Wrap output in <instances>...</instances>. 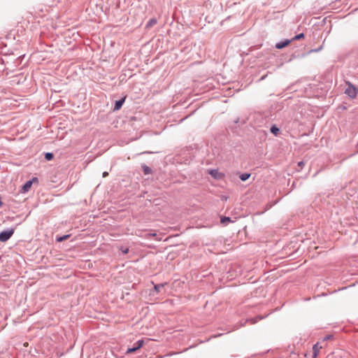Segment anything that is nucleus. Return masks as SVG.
Instances as JSON below:
<instances>
[{
	"instance_id": "24",
	"label": "nucleus",
	"mask_w": 358,
	"mask_h": 358,
	"mask_svg": "<svg viewBox=\"0 0 358 358\" xmlns=\"http://www.w3.org/2000/svg\"><path fill=\"white\" fill-rule=\"evenodd\" d=\"M128 251H129V250H128V249H126V250H124L123 252H124V254H126V253H127V252H128Z\"/></svg>"
},
{
	"instance_id": "16",
	"label": "nucleus",
	"mask_w": 358,
	"mask_h": 358,
	"mask_svg": "<svg viewBox=\"0 0 358 358\" xmlns=\"http://www.w3.org/2000/svg\"><path fill=\"white\" fill-rule=\"evenodd\" d=\"M220 222L222 224H227V222H231V217H226V216H224V217H222L221 219H220Z\"/></svg>"
},
{
	"instance_id": "23",
	"label": "nucleus",
	"mask_w": 358,
	"mask_h": 358,
	"mask_svg": "<svg viewBox=\"0 0 358 358\" xmlns=\"http://www.w3.org/2000/svg\"><path fill=\"white\" fill-rule=\"evenodd\" d=\"M108 175V172H106V171H105V172H103V178H104V177H106Z\"/></svg>"
},
{
	"instance_id": "11",
	"label": "nucleus",
	"mask_w": 358,
	"mask_h": 358,
	"mask_svg": "<svg viewBox=\"0 0 358 358\" xmlns=\"http://www.w3.org/2000/svg\"><path fill=\"white\" fill-rule=\"evenodd\" d=\"M270 131L275 136H278L280 132V130L275 124H273L271 126Z\"/></svg>"
},
{
	"instance_id": "3",
	"label": "nucleus",
	"mask_w": 358,
	"mask_h": 358,
	"mask_svg": "<svg viewBox=\"0 0 358 358\" xmlns=\"http://www.w3.org/2000/svg\"><path fill=\"white\" fill-rule=\"evenodd\" d=\"M143 343H144V341L143 339L137 341L134 344V345L132 347L127 348L126 353L129 354V353H131V352H134L137 351L141 348H142V346L143 345Z\"/></svg>"
},
{
	"instance_id": "15",
	"label": "nucleus",
	"mask_w": 358,
	"mask_h": 358,
	"mask_svg": "<svg viewBox=\"0 0 358 358\" xmlns=\"http://www.w3.org/2000/svg\"><path fill=\"white\" fill-rule=\"evenodd\" d=\"M250 177V173H243L241 174L239 178L242 181H246Z\"/></svg>"
},
{
	"instance_id": "18",
	"label": "nucleus",
	"mask_w": 358,
	"mask_h": 358,
	"mask_svg": "<svg viewBox=\"0 0 358 358\" xmlns=\"http://www.w3.org/2000/svg\"><path fill=\"white\" fill-rule=\"evenodd\" d=\"M303 38H304V34L301 33V34H296V36H294L291 40H292V41L299 40Z\"/></svg>"
},
{
	"instance_id": "20",
	"label": "nucleus",
	"mask_w": 358,
	"mask_h": 358,
	"mask_svg": "<svg viewBox=\"0 0 358 358\" xmlns=\"http://www.w3.org/2000/svg\"><path fill=\"white\" fill-rule=\"evenodd\" d=\"M304 164H305V163H304V162H303V161H301V162H299L298 163V166H300V167H301V168L304 166Z\"/></svg>"
},
{
	"instance_id": "13",
	"label": "nucleus",
	"mask_w": 358,
	"mask_h": 358,
	"mask_svg": "<svg viewBox=\"0 0 358 358\" xmlns=\"http://www.w3.org/2000/svg\"><path fill=\"white\" fill-rule=\"evenodd\" d=\"M157 23V20L156 18H151L150 19L147 24H146V28H150V27H152V26H154L155 24H156Z\"/></svg>"
},
{
	"instance_id": "9",
	"label": "nucleus",
	"mask_w": 358,
	"mask_h": 358,
	"mask_svg": "<svg viewBox=\"0 0 358 358\" xmlns=\"http://www.w3.org/2000/svg\"><path fill=\"white\" fill-rule=\"evenodd\" d=\"M209 173L215 179H220L222 176L217 169H210L209 170Z\"/></svg>"
},
{
	"instance_id": "5",
	"label": "nucleus",
	"mask_w": 358,
	"mask_h": 358,
	"mask_svg": "<svg viewBox=\"0 0 358 358\" xmlns=\"http://www.w3.org/2000/svg\"><path fill=\"white\" fill-rule=\"evenodd\" d=\"M34 181H38V178H33L31 180H27L22 186V188H21V190L20 192L22 193H26L27 192H29V190L30 189L33 182Z\"/></svg>"
},
{
	"instance_id": "25",
	"label": "nucleus",
	"mask_w": 358,
	"mask_h": 358,
	"mask_svg": "<svg viewBox=\"0 0 358 358\" xmlns=\"http://www.w3.org/2000/svg\"><path fill=\"white\" fill-rule=\"evenodd\" d=\"M357 147H358V142H357Z\"/></svg>"
},
{
	"instance_id": "22",
	"label": "nucleus",
	"mask_w": 358,
	"mask_h": 358,
	"mask_svg": "<svg viewBox=\"0 0 358 358\" xmlns=\"http://www.w3.org/2000/svg\"><path fill=\"white\" fill-rule=\"evenodd\" d=\"M157 234L155 233H152V234H148L146 236H155Z\"/></svg>"
},
{
	"instance_id": "4",
	"label": "nucleus",
	"mask_w": 358,
	"mask_h": 358,
	"mask_svg": "<svg viewBox=\"0 0 358 358\" xmlns=\"http://www.w3.org/2000/svg\"><path fill=\"white\" fill-rule=\"evenodd\" d=\"M167 285V282L154 285L152 289L150 291V296H155L161 292L162 289Z\"/></svg>"
},
{
	"instance_id": "8",
	"label": "nucleus",
	"mask_w": 358,
	"mask_h": 358,
	"mask_svg": "<svg viewBox=\"0 0 358 358\" xmlns=\"http://www.w3.org/2000/svg\"><path fill=\"white\" fill-rule=\"evenodd\" d=\"M125 99L126 98L124 97V98H122V99H120L119 100L115 101V106H114V108H113V110L114 111L118 110H120L122 108L123 103H124Z\"/></svg>"
},
{
	"instance_id": "12",
	"label": "nucleus",
	"mask_w": 358,
	"mask_h": 358,
	"mask_svg": "<svg viewBox=\"0 0 358 358\" xmlns=\"http://www.w3.org/2000/svg\"><path fill=\"white\" fill-rule=\"evenodd\" d=\"M141 167H142V169H143V171L144 174L148 175V174L152 173V170L148 166H147L145 164H143Z\"/></svg>"
},
{
	"instance_id": "1",
	"label": "nucleus",
	"mask_w": 358,
	"mask_h": 358,
	"mask_svg": "<svg viewBox=\"0 0 358 358\" xmlns=\"http://www.w3.org/2000/svg\"><path fill=\"white\" fill-rule=\"evenodd\" d=\"M347 87L345 90V94L350 99H355L357 94V87L350 81H345Z\"/></svg>"
},
{
	"instance_id": "10",
	"label": "nucleus",
	"mask_w": 358,
	"mask_h": 358,
	"mask_svg": "<svg viewBox=\"0 0 358 358\" xmlns=\"http://www.w3.org/2000/svg\"><path fill=\"white\" fill-rule=\"evenodd\" d=\"M322 347L319 345L318 343H315L313 346V358H316L319 354L320 350Z\"/></svg>"
},
{
	"instance_id": "17",
	"label": "nucleus",
	"mask_w": 358,
	"mask_h": 358,
	"mask_svg": "<svg viewBox=\"0 0 358 358\" xmlns=\"http://www.w3.org/2000/svg\"><path fill=\"white\" fill-rule=\"evenodd\" d=\"M54 157V155L52 152H45V159L47 160V161H50L53 159Z\"/></svg>"
},
{
	"instance_id": "6",
	"label": "nucleus",
	"mask_w": 358,
	"mask_h": 358,
	"mask_svg": "<svg viewBox=\"0 0 358 358\" xmlns=\"http://www.w3.org/2000/svg\"><path fill=\"white\" fill-rule=\"evenodd\" d=\"M264 317H265L258 316V317H256L250 318L249 320H246L244 323H241V324H238V325L236 326V329L240 328L241 327L243 326L248 322H250L251 324H255L258 321L264 319Z\"/></svg>"
},
{
	"instance_id": "2",
	"label": "nucleus",
	"mask_w": 358,
	"mask_h": 358,
	"mask_svg": "<svg viewBox=\"0 0 358 358\" xmlns=\"http://www.w3.org/2000/svg\"><path fill=\"white\" fill-rule=\"evenodd\" d=\"M14 232H15V229L13 227L8 228L6 230L2 231L0 233V241L1 242H6L13 235Z\"/></svg>"
},
{
	"instance_id": "14",
	"label": "nucleus",
	"mask_w": 358,
	"mask_h": 358,
	"mask_svg": "<svg viewBox=\"0 0 358 358\" xmlns=\"http://www.w3.org/2000/svg\"><path fill=\"white\" fill-rule=\"evenodd\" d=\"M70 236H71L70 234H66V235H64L62 236H57L56 238V241L58 243L62 242V241L66 240L67 238H69L70 237Z\"/></svg>"
},
{
	"instance_id": "21",
	"label": "nucleus",
	"mask_w": 358,
	"mask_h": 358,
	"mask_svg": "<svg viewBox=\"0 0 358 358\" xmlns=\"http://www.w3.org/2000/svg\"><path fill=\"white\" fill-rule=\"evenodd\" d=\"M332 337H333V336H332V335H327V336L324 338V340H329V339H331Z\"/></svg>"
},
{
	"instance_id": "7",
	"label": "nucleus",
	"mask_w": 358,
	"mask_h": 358,
	"mask_svg": "<svg viewBox=\"0 0 358 358\" xmlns=\"http://www.w3.org/2000/svg\"><path fill=\"white\" fill-rule=\"evenodd\" d=\"M292 41V40L285 39L282 41H280V42L277 43L275 45V47L277 49H282V48H285L286 46H287Z\"/></svg>"
},
{
	"instance_id": "19",
	"label": "nucleus",
	"mask_w": 358,
	"mask_h": 358,
	"mask_svg": "<svg viewBox=\"0 0 358 358\" xmlns=\"http://www.w3.org/2000/svg\"><path fill=\"white\" fill-rule=\"evenodd\" d=\"M322 46H320V48H318L317 49H313V50H310L309 51L310 53L311 52H319L321 49H322Z\"/></svg>"
}]
</instances>
